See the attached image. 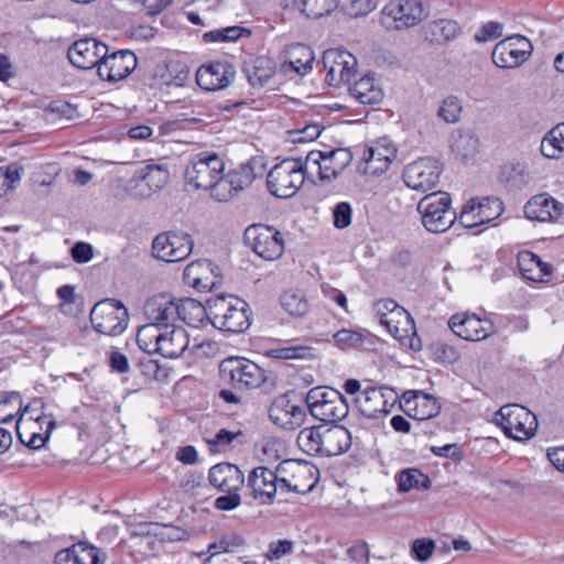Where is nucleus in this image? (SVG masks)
Instances as JSON below:
<instances>
[{
    "label": "nucleus",
    "instance_id": "obj_1",
    "mask_svg": "<svg viewBox=\"0 0 564 564\" xmlns=\"http://www.w3.org/2000/svg\"><path fill=\"white\" fill-rule=\"evenodd\" d=\"M209 305L208 321L223 332L242 333L251 324L249 304L231 294H220L207 300Z\"/></svg>",
    "mask_w": 564,
    "mask_h": 564
},
{
    "label": "nucleus",
    "instance_id": "obj_2",
    "mask_svg": "<svg viewBox=\"0 0 564 564\" xmlns=\"http://www.w3.org/2000/svg\"><path fill=\"white\" fill-rule=\"evenodd\" d=\"M308 170L306 159L290 158L276 163L267 175V186L271 195L278 198L293 197L305 182Z\"/></svg>",
    "mask_w": 564,
    "mask_h": 564
},
{
    "label": "nucleus",
    "instance_id": "obj_3",
    "mask_svg": "<svg viewBox=\"0 0 564 564\" xmlns=\"http://www.w3.org/2000/svg\"><path fill=\"white\" fill-rule=\"evenodd\" d=\"M219 376L224 383L237 391H249L260 388L267 382L265 371L256 362L239 357L223 360L219 365Z\"/></svg>",
    "mask_w": 564,
    "mask_h": 564
},
{
    "label": "nucleus",
    "instance_id": "obj_4",
    "mask_svg": "<svg viewBox=\"0 0 564 564\" xmlns=\"http://www.w3.org/2000/svg\"><path fill=\"white\" fill-rule=\"evenodd\" d=\"M305 402L311 414L323 422L341 421L349 413L346 398L335 389L315 387L307 392Z\"/></svg>",
    "mask_w": 564,
    "mask_h": 564
},
{
    "label": "nucleus",
    "instance_id": "obj_5",
    "mask_svg": "<svg viewBox=\"0 0 564 564\" xmlns=\"http://www.w3.org/2000/svg\"><path fill=\"white\" fill-rule=\"evenodd\" d=\"M451 196L447 193H432L422 198L417 210L426 230L438 234L452 227L456 213L451 207Z\"/></svg>",
    "mask_w": 564,
    "mask_h": 564
},
{
    "label": "nucleus",
    "instance_id": "obj_6",
    "mask_svg": "<svg viewBox=\"0 0 564 564\" xmlns=\"http://www.w3.org/2000/svg\"><path fill=\"white\" fill-rule=\"evenodd\" d=\"M496 423L503 433L514 441H527L534 436L538 420L527 408L519 404H506L495 415Z\"/></svg>",
    "mask_w": 564,
    "mask_h": 564
},
{
    "label": "nucleus",
    "instance_id": "obj_7",
    "mask_svg": "<svg viewBox=\"0 0 564 564\" xmlns=\"http://www.w3.org/2000/svg\"><path fill=\"white\" fill-rule=\"evenodd\" d=\"M94 328L104 335L118 336L122 334L129 322L127 307L115 299L98 302L90 312Z\"/></svg>",
    "mask_w": 564,
    "mask_h": 564
},
{
    "label": "nucleus",
    "instance_id": "obj_8",
    "mask_svg": "<svg viewBox=\"0 0 564 564\" xmlns=\"http://www.w3.org/2000/svg\"><path fill=\"white\" fill-rule=\"evenodd\" d=\"M225 163L215 152L195 154L185 169V180L195 189L210 188L219 174L224 173Z\"/></svg>",
    "mask_w": 564,
    "mask_h": 564
},
{
    "label": "nucleus",
    "instance_id": "obj_9",
    "mask_svg": "<svg viewBox=\"0 0 564 564\" xmlns=\"http://www.w3.org/2000/svg\"><path fill=\"white\" fill-rule=\"evenodd\" d=\"M245 243L264 260H276L284 251L282 234L267 225H251L243 234Z\"/></svg>",
    "mask_w": 564,
    "mask_h": 564
},
{
    "label": "nucleus",
    "instance_id": "obj_10",
    "mask_svg": "<svg viewBox=\"0 0 564 564\" xmlns=\"http://www.w3.org/2000/svg\"><path fill=\"white\" fill-rule=\"evenodd\" d=\"M429 15L427 10L419 0H392L382 9L381 23L387 29L411 28Z\"/></svg>",
    "mask_w": 564,
    "mask_h": 564
},
{
    "label": "nucleus",
    "instance_id": "obj_11",
    "mask_svg": "<svg viewBox=\"0 0 564 564\" xmlns=\"http://www.w3.org/2000/svg\"><path fill=\"white\" fill-rule=\"evenodd\" d=\"M170 177L169 170L160 164H145L138 167L127 183V192L131 197L142 199L161 191Z\"/></svg>",
    "mask_w": 564,
    "mask_h": 564
},
{
    "label": "nucleus",
    "instance_id": "obj_12",
    "mask_svg": "<svg viewBox=\"0 0 564 564\" xmlns=\"http://www.w3.org/2000/svg\"><path fill=\"white\" fill-rule=\"evenodd\" d=\"M194 240L191 235L170 230L159 234L152 242V253L165 262H178L186 259L193 251Z\"/></svg>",
    "mask_w": 564,
    "mask_h": 564
},
{
    "label": "nucleus",
    "instance_id": "obj_13",
    "mask_svg": "<svg viewBox=\"0 0 564 564\" xmlns=\"http://www.w3.org/2000/svg\"><path fill=\"white\" fill-rule=\"evenodd\" d=\"M352 153L349 149L338 148L330 151H311L306 155L308 169H317L322 182H330L337 178L351 163Z\"/></svg>",
    "mask_w": 564,
    "mask_h": 564
},
{
    "label": "nucleus",
    "instance_id": "obj_14",
    "mask_svg": "<svg viewBox=\"0 0 564 564\" xmlns=\"http://www.w3.org/2000/svg\"><path fill=\"white\" fill-rule=\"evenodd\" d=\"M398 401L399 394L388 387H370L355 398L356 406L368 419H380L390 414Z\"/></svg>",
    "mask_w": 564,
    "mask_h": 564
},
{
    "label": "nucleus",
    "instance_id": "obj_15",
    "mask_svg": "<svg viewBox=\"0 0 564 564\" xmlns=\"http://www.w3.org/2000/svg\"><path fill=\"white\" fill-rule=\"evenodd\" d=\"M532 48L531 42L525 36L514 34L495 45L491 58L499 68H514L529 59Z\"/></svg>",
    "mask_w": 564,
    "mask_h": 564
},
{
    "label": "nucleus",
    "instance_id": "obj_16",
    "mask_svg": "<svg viewBox=\"0 0 564 564\" xmlns=\"http://www.w3.org/2000/svg\"><path fill=\"white\" fill-rule=\"evenodd\" d=\"M441 173L442 166L437 160L422 158L405 166L403 181L414 191L427 192L436 187Z\"/></svg>",
    "mask_w": 564,
    "mask_h": 564
},
{
    "label": "nucleus",
    "instance_id": "obj_17",
    "mask_svg": "<svg viewBox=\"0 0 564 564\" xmlns=\"http://www.w3.org/2000/svg\"><path fill=\"white\" fill-rule=\"evenodd\" d=\"M451 330L462 339L480 341L496 333V326L489 318H481L475 313H457L448 321Z\"/></svg>",
    "mask_w": 564,
    "mask_h": 564
},
{
    "label": "nucleus",
    "instance_id": "obj_18",
    "mask_svg": "<svg viewBox=\"0 0 564 564\" xmlns=\"http://www.w3.org/2000/svg\"><path fill=\"white\" fill-rule=\"evenodd\" d=\"M503 212V204L497 197L471 198L462 208L459 223L475 228L497 219Z\"/></svg>",
    "mask_w": 564,
    "mask_h": 564
},
{
    "label": "nucleus",
    "instance_id": "obj_19",
    "mask_svg": "<svg viewBox=\"0 0 564 564\" xmlns=\"http://www.w3.org/2000/svg\"><path fill=\"white\" fill-rule=\"evenodd\" d=\"M108 52L105 43L94 37H84L69 46L67 57L76 68L87 70L97 67L98 69Z\"/></svg>",
    "mask_w": 564,
    "mask_h": 564
},
{
    "label": "nucleus",
    "instance_id": "obj_20",
    "mask_svg": "<svg viewBox=\"0 0 564 564\" xmlns=\"http://www.w3.org/2000/svg\"><path fill=\"white\" fill-rule=\"evenodd\" d=\"M323 64L327 70L326 79L329 85L339 86L351 82L355 76L357 59L347 51L334 48L324 53Z\"/></svg>",
    "mask_w": 564,
    "mask_h": 564
},
{
    "label": "nucleus",
    "instance_id": "obj_21",
    "mask_svg": "<svg viewBox=\"0 0 564 564\" xmlns=\"http://www.w3.org/2000/svg\"><path fill=\"white\" fill-rule=\"evenodd\" d=\"M137 65L138 58L129 50H120L111 54L106 53L101 65H99L98 75L104 80L116 83L127 78Z\"/></svg>",
    "mask_w": 564,
    "mask_h": 564
},
{
    "label": "nucleus",
    "instance_id": "obj_22",
    "mask_svg": "<svg viewBox=\"0 0 564 564\" xmlns=\"http://www.w3.org/2000/svg\"><path fill=\"white\" fill-rule=\"evenodd\" d=\"M236 70L228 62H210L196 72L197 85L207 91L225 89L234 80Z\"/></svg>",
    "mask_w": 564,
    "mask_h": 564
},
{
    "label": "nucleus",
    "instance_id": "obj_23",
    "mask_svg": "<svg viewBox=\"0 0 564 564\" xmlns=\"http://www.w3.org/2000/svg\"><path fill=\"white\" fill-rule=\"evenodd\" d=\"M143 313L150 323L162 328L171 327L178 316L176 300L165 293L153 295L144 303Z\"/></svg>",
    "mask_w": 564,
    "mask_h": 564
},
{
    "label": "nucleus",
    "instance_id": "obj_24",
    "mask_svg": "<svg viewBox=\"0 0 564 564\" xmlns=\"http://www.w3.org/2000/svg\"><path fill=\"white\" fill-rule=\"evenodd\" d=\"M400 406L408 415L420 421L432 419L441 411L435 397L419 390L404 392Z\"/></svg>",
    "mask_w": 564,
    "mask_h": 564
},
{
    "label": "nucleus",
    "instance_id": "obj_25",
    "mask_svg": "<svg viewBox=\"0 0 564 564\" xmlns=\"http://www.w3.org/2000/svg\"><path fill=\"white\" fill-rule=\"evenodd\" d=\"M398 312V316H395V314H382L380 324L402 345L417 349L420 347V340L415 337L416 329L413 318L405 310H399Z\"/></svg>",
    "mask_w": 564,
    "mask_h": 564
},
{
    "label": "nucleus",
    "instance_id": "obj_26",
    "mask_svg": "<svg viewBox=\"0 0 564 564\" xmlns=\"http://www.w3.org/2000/svg\"><path fill=\"white\" fill-rule=\"evenodd\" d=\"M278 473L265 466L253 468L248 476L251 496L261 505H271L278 494Z\"/></svg>",
    "mask_w": 564,
    "mask_h": 564
},
{
    "label": "nucleus",
    "instance_id": "obj_27",
    "mask_svg": "<svg viewBox=\"0 0 564 564\" xmlns=\"http://www.w3.org/2000/svg\"><path fill=\"white\" fill-rule=\"evenodd\" d=\"M218 270L209 260H196L184 269L183 281L199 292L210 291L217 283Z\"/></svg>",
    "mask_w": 564,
    "mask_h": 564
},
{
    "label": "nucleus",
    "instance_id": "obj_28",
    "mask_svg": "<svg viewBox=\"0 0 564 564\" xmlns=\"http://www.w3.org/2000/svg\"><path fill=\"white\" fill-rule=\"evenodd\" d=\"M269 417L275 425L285 430H295L304 423L306 412L303 406L293 404L285 397H280L271 404Z\"/></svg>",
    "mask_w": 564,
    "mask_h": 564
},
{
    "label": "nucleus",
    "instance_id": "obj_29",
    "mask_svg": "<svg viewBox=\"0 0 564 564\" xmlns=\"http://www.w3.org/2000/svg\"><path fill=\"white\" fill-rule=\"evenodd\" d=\"M106 560L105 552L86 542H78L55 555V564H104Z\"/></svg>",
    "mask_w": 564,
    "mask_h": 564
},
{
    "label": "nucleus",
    "instance_id": "obj_30",
    "mask_svg": "<svg viewBox=\"0 0 564 564\" xmlns=\"http://www.w3.org/2000/svg\"><path fill=\"white\" fill-rule=\"evenodd\" d=\"M208 480L218 490L231 492L239 491L243 487L245 476L238 466L220 463L209 469Z\"/></svg>",
    "mask_w": 564,
    "mask_h": 564
},
{
    "label": "nucleus",
    "instance_id": "obj_31",
    "mask_svg": "<svg viewBox=\"0 0 564 564\" xmlns=\"http://www.w3.org/2000/svg\"><path fill=\"white\" fill-rule=\"evenodd\" d=\"M563 213V204L547 195H536L524 206L527 218L538 221H555Z\"/></svg>",
    "mask_w": 564,
    "mask_h": 564
},
{
    "label": "nucleus",
    "instance_id": "obj_32",
    "mask_svg": "<svg viewBox=\"0 0 564 564\" xmlns=\"http://www.w3.org/2000/svg\"><path fill=\"white\" fill-rule=\"evenodd\" d=\"M189 347V335L185 328L173 325L163 327L159 354L164 358H178Z\"/></svg>",
    "mask_w": 564,
    "mask_h": 564
},
{
    "label": "nucleus",
    "instance_id": "obj_33",
    "mask_svg": "<svg viewBox=\"0 0 564 564\" xmlns=\"http://www.w3.org/2000/svg\"><path fill=\"white\" fill-rule=\"evenodd\" d=\"M349 84V95L359 104L373 106L383 100L384 93L378 79L372 75H366Z\"/></svg>",
    "mask_w": 564,
    "mask_h": 564
},
{
    "label": "nucleus",
    "instance_id": "obj_34",
    "mask_svg": "<svg viewBox=\"0 0 564 564\" xmlns=\"http://www.w3.org/2000/svg\"><path fill=\"white\" fill-rule=\"evenodd\" d=\"M518 268L522 278L532 282H545L552 274V267L528 250L518 253Z\"/></svg>",
    "mask_w": 564,
    "mask_h": 564
},
{
    "label": "nucleus",
    "instance_id": "obj_35",
    "mask_svg": "<svg viewBox=\"0 0 564 564\" xmlns=\"http://www.w3.org/2000/svg\"><path fill=\"white\" fill-rule=\"evenodd\" d=\"M322 456H336L347 452L351 446V434L341 425H324Z\"/></svg>",
    "mask_w": 564,
    "mask_h": 564
},
{
    "label": "nucleus",
    "instance_id": "obj_36",
    "mask_svg": "<svg viewBox=\"0 0 564 564\" xmlns=\"http://www.w3.org/2000/svg\"><path fill=\"white\" fill-rule=\"evenodd\" d=\"M394 158L395 151L391 147H370L364 152L365 172L373 175L382 174L389 169Z\"/></svg>",
    "mask_w": 564,
    "mask_h": 564
},
{
    "label": "nucleus",
    "instance_id": "obj_37",
    "mask_svg": "<svg viewBox=\"0 0 564 564\" xmlns=\"http://www.w3.org/2000/svg\"><path fill=\"white\" fill-rule=\"evenodd\" d=\"M178 316L177 321L181 319L185 324L192 327L202 326L203 322L209 315V305H203L200 302L194 299H180L176 300Z\"/></svg>",
    "mask_w": 564,
    "mask_h": 564
},
{
    "label": "nucleus",
    "instance_id": "obj_38",
    "mask_svg": "<svg viewBox=\"0 0 564 564\" xmlns=\"http://www.w3.org/2000/svg\"><path fill=\"white\" fill-rule=\"evenodd\" d=\"M292 468H296V473L299 475H302L306 471V466H301L299 464H295L292 460H283L275 468V471L278 473V479L275 480V484L278 485V492H295V494H306L311 491L314 487V484L307 486L306 488L303 486H300L299 484L294 482L295 474L292 475L291 479H288L283 477L284 473H288Z\"/></svg>",
    "mask_w": 564,
    "mask_h": 564
},
{
    "label": "nucleus",
    "instance_id": "obj_39",
    "mask_svg": "<svg viewBox=\"0 0 564 564\" xmlns=\"http://www.w3.org/2000/svg\"><path fill=\"white\" fill-rule=\"evenodd\" d=\"M398 490L409 492L411 490H426L431 487V479L417 468H406L395 476Z\"/></svg>",
    "mask_w": 564,
    "mask_h": 564
},
{
    "label": "nucleus",
    "instance_id": "obj_40",
    "mask_svg": "<svg viewBox=\"0 0 564 564\" xmlns=\"http://www.w3.org/2000/svg\"><path fill=\"white\" fill-rule=\"evenodd\" d=\"M248 82L253 87H262L274 74L272 62L267 57H257L247 64L243 69Z\"/></svg>",
    "mask_w": 564,
    "mask_h": 564
},
{
    "label": "nucleus",
    "instance_id": "obj_41",
    "mask_svg": "<svg viewBox=\"0 0 564 564\" xmlns=\"http://www.w3.org/2000/svg\"><path fill=\"white\" fill-rule=\"evenodd\" d=\"M323 430L324 425L301 430L296 438L299 447L311 456H322Z\"/></svg>",
    "mask_w": 564,
    "mask_h": 564
},
{
    "label": "nucleus",
    "instance_id": "obj_42",
    "mask_svg": "<svg viewBox=\"0 0 564 564\" xmlns=\"http://www.w3.org/2000/svg\"><path fill=\"white\" fill-rule=\"evenodd\" d=\"M162 330V327L150 322L142 325L137 333L139 348L150 355L159 354Z\"/></svg>",
    "mask_w": 564,
    "mask_h": 564
},
{
    "label": "nucleus",
    "instance_id": "obj_43",
    "mask_svg": "<svg viewBox=\"0 0 564 564\" xmlns=\"http://www.w3.org/2000/svg\"><path fill=\"white\" fill-rule=\"evenodd\" d=\"M246 544L245 538L237 532H228L223 534L217 541L210 543L207 552L210 556L223 553H234L240 551Z\"/></svg>",
    "mask_w": 564,
    "mask_h": 564
},
{
    "label": "nucleus",
    "instance_id": "obj_44",
    "mask_svg": "<svg viewBox=\"0 0 564 564\" xmlns=\"http://www.w3.org/2000/svg\"><path fill=\"white\" fill-rule=\"evenodd\" d=\"M267 356L274 359H313L315 358V349L306 345L291 344L283 347L271 348L267 351Z\"/></svg>",
    "mask_w": 564,
    "mask_h": 564
},
{
    "label": "nucleus",
    "instance_id": "obj_45",
    "mask_svg": "<svg viewBox=\"0 0 564 564\" xmlns=\"http://www.w3.org/2000/svg\"><path fill=\"white\" fill-rule=\"evenodd\" d=\"M427 30L435 42L453 41L460 34L459 24L448 19H441L430 23Z\"/></svg>",
    "mask_w": 564,
    "mask_h": 564
},
{
    "label": "nucleus",
    "instance_id": "obj_46",
    "mask_svg": "<svg viewBox=\"0 0 564 564\" xmlns=\"http://www.w3.org/2000/svg\"><path fill=\"white\" fill-rule=\"evenodd\" d=\"M281 305L288 314L295 317L304 316L310 310V304L304 294L293 290L283 293Z\"/></svg>",
    "mask_w": 564,
    "mask_h": 564
},
{
    "label": "nucleus",
    "instance_id": "obj_47",
    "mask_svg": "<svg viewBox=\"0 0 564 564\" xmlns=\"http://www.w3.org/2000/svg\"><path fill=\"white\" fill-rule=\"evenodd\" d=\"M301 11L308 18L319 19L333 12L338 3L337 0H300Z\"/></svg>",
    "mask_w": 564,
    "mask_h": 564
},
{
    "label": "nucleus",
    "instance_id": "obj_48",
    "mask_svg": "<svg viewBox=\"0 0 564 564\" xmlns=\"http://www.w3.org/2000/svg\"><path fill=\"white\" fill-rule=\"evenodd\" d=\"M225 176L237 194L248 187L256 178L253 167L250 164H241L238 169L228 172Z\"/></svg>",
    "mask_w": 564,
    "mask_h": 564
},
{
    "label": "nucleus",
    "instance_id": "obj_49",
    "mask_svg": "<svg viewBox=\"0 0 564 564\" xmlns=\"http://www.w3.org/2000/svg\"><path fill=\"white\" fill-rule=\"evenodd\" d=\"M22 171L23 169L15 164H11L6 169L0 167V197L17 187L21 181Z\"/></svg>",
    "mask_w": 564,
    "mask_h": 564
},
{
    "label": "nucleus",
    "instance_id": "obj_50",
    "mask_svg": "<svg viewBox=\"0 0 564 564\" xmlns=\"http://www.w3.org/2000/svg\"><path fill=\"white\" fill-rule=\"evenodd\" d=\"M452 149L462 158L474 155L478 149V139L470 132H463L455 137Z\"/></svg>",
    "mask_w": 564,
    "mask_h": 564
},
{
    "label": "nucleus",
    "instance_id": "obj_51",
    "mask_svg": "<svg viewBox=\"0 0 564 564\" xmlns=\"http://www.w3.org/2000/svg\"><path fill=\"white\" fill-rule=\"evenodd\" d=\"M243 32V29L240 26H229L225 29L213 30L206 32L203 35V40L206 43L213 42H235L237 41Z\"/></svg>",
    "mask_w": 564,
    "mask_h": 564
},
{
    "label": "nucleus",
    "instance_id": "obj_52",
    "mask_svg": "<svg viewBox=\"0 0 564 564\" xmlns=\"http://www.w3.org/2000/svg\"><path fill=\"white\" fill-rule=\"evenodd\" d=\"M232 186L230 185L227 177L224 175V173L219 174V177L215 180V184L210 186V188H207V191H210V195L213 198H215L218 202H228L237 193L235 192Z\"/></svg>",
    "mask_w": 564,
    "mask_h": 564
},
{
    "label": "nucleus",
    "instance_id": "obj_53",
    "mask_svg": "<svg viewBox=\"0 0 564 564\" xmlns=\"http://www.w3.org/2000/svg\"><path fill=\"white\" fill-rule=\"evenodd\" d=\"M462 106L456 97L446 98L440 109L438 116L447 123H455L459 120Z\"/></svg>",
    "mask_w": 564,
    "mask_h": 564
},
{
    "label": "nucleus",
    "instance_id": "obj_54",
    "mask_svg": "<svg viewBox=\"0 0 564 564\" xmlns=\"http://www.w3.org/2000/svg\"><path fill=\"white\" fill-rule=\"evenodd\" d=\"M540 150L549 159H558L564 155V140L560 141V138H556L554 141L549 131L541 141Z\"/></svg>",
    "mask_w": 564,
    "mask_h": 564
},
{
    "label": "nucleus",
    "instance_id": "obj_55",
    "mask_svg": "<svg viewBox=\"0 0 564 564\" xmlns=\"http://www.w3.org/2000/svg\"><path fill=\"white\" fill-rule=\"evenodd\" d=\"M503 24L496 21L485 23L475 34L478 43L494 41L502 36Z\"/></svg>",
    "mask_w": 564,
    "mask_h": 564
},
{
    "label": "nucleus",
    "instance_id": "obj_56",
    "mask_svg": "<svg viewBox=\"0 0 564 564\" xmlns=\"http://www.w3.org/2000/svg\"><path fill=\"white\" fill-rule=\"evenodd\" d=\"M352 209L347 202L338 203L333 209L334 226L338 229H345L351 224Z\"/></svg>",
    "mask_w": 564,
    "mask_h": 564
},
{
    "label": "nucleus",
    "instance_id": "obj_57",
    "mask_svg": "<svg viewBox=\"0 0 564 564\" xmlns=\"http://www.w3.org/2000/svg\"><path fill=\"white\" fill-rule=\"evenodd\" d=\"M435 549V543L431 539H416L413 541L411 546V552L413 553L414 557L420 562L427 561Z\"/></svg>",
    "mask_w": 564,
    "mask_h": 564
},
{
    "label": "nucleus",
    "instance_id": "obj_58",
    "mask_svg": "<svg viewBox=\"0 0 564 564\" xmlns=\"http://www.w3.org/2000/svg\"><path fill=\"white\" fill-rule=\"evenodd\" d=\"M242 433L240 431L234 433L228 430L221 429L219 430L213 440L208 441L212 451L220 452L226 449L228 445L232 443L238 436H241Z\"/></svg>",
    "mask_w": 564,
    "mask_h": 564
},
{
    "label": "nucleus",
    "instance_id": "obj_59",
    "mask_svg": "<svg viewBox=\"0 0 564 564\" xmlns=\"http://www.w3.org/2000/svg\"><path fill=\"white\" fill-rule=\"evenodd\" d=\"M294 543L291 540H278L273 541L268 546L265 557L269 561H274L283 557L293 552Z\"/></svg>",
    "mask_w": 564,
    "mask_h": 564
},
{
    "label": "nucleus",
    "instance_id": "obj_60",
    "mask_svg": "<svg viewBox=\"0 0 564 564\" xmlns=\"http://www.w3.org/2000/svg\"><path fill=\"white\" fill-rule=\"evenodd\" d=\"M377 8L375 0H350L346 6V12L352 18L365 17Z\"/></svg>",
    "mask_w": 564,
    "mask_h": 564
},
{
    "label": "nucleus",
    "instance_id": "obj_61",
    "mask_svg": "<svg viewBox=\"0 0 564 564\" xmlns=\"http://www.w3.org/2000/svg\"><path fill=\"white\" fill-rule=\"evenodd\" d=\"M334 340L340 348L354 347L361 343L362 337L359 333L350 329H340L334 334Z\"/></svg>",
    "mask_w": 564,
    "mask_h": 564
},
{
    "label": "nucleus",
    "instance_id": "obj_62",
    "mask_svg": "<svg viewBox=\"0 0 564 564\" xmlns=\"http://www.w3.org/2000/svg\"><path fill=\"white\" fill-rule=\"evenodd\" d=\"M241 505V496L238 491L227 492V495L219 496L214 502V507L220 511H231Z\"/></svg>",
    "mask_w": 564,
    "mask_h": 564
},
{
    "label": "nucleus",
    "instance_id": "obj_63",
    "mask_svg": "<svg viewBox=\"0 0 564 564\" xmlns=\"http://www.w3.org/2000/svg\"><path fill=\"white\" fill-rule=\"evenodd\" d=\"M72 258L77 263H87L94 257L93 246L88 242L78 241L70 249Z\"/></svg>",
    "mask_w": 564,
    "mask_h": 564
},
{
    "label": "nucleus",
    "instance_id": "obj_64",
    "mask_svg": "<svg viewBox=\"0 0 564 564\" xmlns=\"http://www.w3.org/2000/svg\"><path fill=\"white\" fill-rule=\"evenodd\" d=\"M349 557L356 563H368L369 561V547L364 541L356 543L347 551Z\"/></svg>",
    "mask_w": 564,
    "mask_h": 564
}]
</instances>
